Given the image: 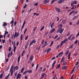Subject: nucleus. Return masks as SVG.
<instances>
[{
  "instance_id": "f257e3e1",
  "label": "nucleus",
  "mask_w": 79,
  "mask_h": 79,
  "mask_svg": "<svg viewBox=\"0 0 79 79\" xmlns=\"http://www.w3.org/2000/svg\"><path fill=\"white\" fill-rule=\"evenodd\" d=\"M19 32H18L17 33L16 32H15L14 36V38H16V37H18L19 36Z\"/></svg>"
},
{
  "instance_id": "f03ea898",
  "label": "nucleus",
  "mask_w": 79,
  "mask_h": 79,
  "mask_svg": "<svg viewBox=\"0 0 79 79\" xmlns=\"http://www.w3.org/2000/svg\"><path fill=\"white\" fill-rule=\"evenodd\" d=\"M63 28L62 27H60L59 28V29H60L59 30V33L60 34H62L63 33V32L64 31V29H62Z\"/></svg>"
},
{
  "instance_id": "7ed1b4c3",
  "label": "nucleus",
  "mask_w": 79,
  "mask_h": 79,
  "mask_svg": "<svg viewBox=\"0 0 79 79\" xmlns=\"http://www.w3.org/2000/svg\"><path fill=\"white\" fill-rule=\"evenodd\" d=\"M26 20H24V22L23 23V24L22 26L21 27V31H23V28H24V26L26 24Z\"/></svg>"
},
{
  "instance_id": "20e7f679",
  "label": "nucleus",
  "mask_w": 79,
  "mask_h": 79,
  "mask_svg": "<svg viewBox=\"0 0 79 79\" xmlns=\"http://www.w3.org/2000/svg\"><path fill=\"white\" fill-rule=\"evenodd\" d=\"M45 76V77H47V74L45 73H43L41 75L42 78H44V76Z\"/></svg>"
},
{
  "instance_id": "39448f33",
  "label": "nucleus",
  "mask_w": 79,
  "mask_h": 79,
  "mask_svg": "<svg viewBox=\"0 0 79 79\" xmlns=\"http://www.w3.org/2000/svg\"><path fill=\"white\" fill-rule=\"evenodd\" d=\"M21 74H20V73H19L17 76V79H20L21 78Z\"/></svg>"
},
{
  "instance_id": "423d86ee",
  "label": "nucleus",
  "mask_w": 79,
  "mask_h": 79,
  "mask_svg": "<svg viewBox=\"0 0 79 79\" xmlns=\"http://www.w3.org/2000/svg\"><path fill=\"white\" fill-rule=\"evenodd\" d=\"M47 41H46L44 43V44L42 46V48H44V47H45V46H47Z\"/></svg>"
},
{
  "instance_id": "0eeeda50",
  "label": "nucleus",
  "mask_w": 79,
  "mask_h": 79,
  "mask_svg": "<svg viewBox=\"0 0 79 79\" xmlns=\"http://www.w3.org/2000/svg\"><path fill=\"white\" fill-rule=\"evenodd\" d=\"M55 9L56 11L58 12V13H60V12H61V10H60V9L56 7H55Z\"/></svg>"
},
{
  "instance_id": "6e6552de",
  "label": "nucleus",
  "mask_w": 79,
  "mask_h": 79,
  "mask_svg": "<svg viewBox=\"0 0 79 79\" xmlns=\"http://www.w3.org/2000/svg\"><path fill=\"white\" fill-rule=\"evenodd\" d=\"M14 67V65H12L11 66V69H10V72H13V69Z\"/></svg>"
},
{
  "instance_id": "1a4fd4ad",
  "label": "nucleus",
  "mask_w": 79,
  "mask_h": 79,
  "mask_svg": "<svg viewBox=\"0 0 79 79\" xmlns=\"http://www.w3.org/2000/svg\"><path fill=\"white\" fill-rule=\"evenodd\" d=\"M64 2V0H60L58 1V2L59 3L61 4V3H63Z\"/></svg>"
},
{
  "instance_id": "9d476101",
  "label": "nucleus",
  "mask_w": 79,
  "mask_h": 79,
  "mask_svg": "<svg viewBox=\"0 0 79 79\" xmlns=\"http://www.w3.org/2000/svg\"><path fill=\"white\" fill-rule=\"evenodd\" d=\"M66 68H67V66H64L63 67H62V70H64V69H66Z\"/></svg>"
},
{
  "instance_id": "9b49d317",
  "label": "nucleus",
  "mask_w": 79,
  "mask_h": 79,
  "mask_svg": "<svg viewBox=\"0 0 79 79\" xmlns=\"http://www.w3.org/2000/svg\"><path fill=\"white\" fill-rule=\"evenodd\" d=\"M20 59H21V56L20 55L18 57V63H19V62H20Z\"/></svg>"
},
{
  "instance_id": "f8f14e48",
  "label": "nucleus",
  "mask_w": 79,
  "mask_h": 79,
  "mask_svg": "<svg viewBox=\"0 0 79 79\" xmlns=\"http://www.w3.org/2000/svg\"><path fill=\"white\" fill-rule=\"evenodd\" d=\"M64 57H63L61 58V60L60 63H63V62H64Z\"/></svg>"
},
{
  "instance_id": "ddd939ff",
  "label": "nucleus",
  "mask_w": 79,
  "mask_h": 79,
  "mask_svg": "<svg viewBox=\"0 0 79 79\" xmlns=\"http://www.w3.org/2000/svg\"><path fill=\"white\" fill-rule=\"evenodd\" d=\"M7 26V23L5 22L3 23V24L2 25V27H3L4 26Z\"/></svg>"
},
{
  "instance_id": "4468645a",
  "label": "nucleus",
  "mask_w": 79,
  "mask_h": 79,
  "mask_svg": "<svg viewBox=\"0 0 79 79\" xmlns=\"http://www.w3.org/2000/svg\"><path fill=\"white\" fill-rule=\"evenodd\" d=\"M77 18H78V15H76L74 17L73 19V20H74V19H76Z\"/></svg>"
},
{
  "instance_id": "2eb2a0df",
  "label": "nucleus",
  "mask_w": 79,
  "mask_h": 79,
  "mask_svg": "<svg viewBox=\"0 0 79 79\" xmlns=\"http://www.w3.org/2000/svg\"><path fill=\"white\" fill-rule=\"evenodd\" d=\"M51 51V48H49L48 50H47V53L48 54V53H49V52Z\"/></svg>"
},
{
  "instance_id": "dca6fc26",
  "label": "nucleus",
  "mask_w": 79,
  "mask_h": 79,
  "mask_svg": "<svg viewBox=\"0 0 79 79\" xmlns=\"http://www.w3.org/2000/svg\"><path fill=\"white\" fill-rule=\"evenodd\" d=\"M3 73H1L0 75V78L1 79H2V78L3 77V73H4V72H3Z\"/></svg>"
},
{
  "instance_id": "f3484780",
  "label": "nucleus",
  "mask_w": 79,
  "mask_h": 79,
  "mask_svg": "<svg viewBox=\"0 0 79 79\" xmlns=\"http://www.w3.org/2000/svg\"><path fill=\"white\" fill-rule=\"evenodd\" d=\"M33 56L32 55H31V56H30V61H32V60H33Z\"/></svg>"
},
{
  "instance_id": "a211bd4d",
  "label": "nucleus",
  "mask_w": 79,
  "mask_h": 79,
  "mask_svg": "<svg viewBox=\"0 0 79 79\" xmlns=\"http://www.w3.org/2000/svg\"><path fill=\"white\" fill-rule=\"evenodd\" d=\"M63 44L64 43H63V41H62L60 44V47H61L62 46H63Z\"/></svg>"
},
{
  "instance_id": "6ab92c4d",
  "label": "nucleus",
  "mask_w": 79,
  "mask_h": 79,
  "mask_svg": "<svg viewBox=\"0 0 79 79\" xmlns=\"http://www.w3.org/2000/svg\"><path fill=\"white\" fill-rule=\"evenodd\" d=\"M70 56H71V52L69 53V55H68V59L69 60L70 58Z\"/></svg>"
},
{
  "instance_id": "aec40b11",
  "label": "nucleus",
  "mask_w": 79,
  "mask_h": 79,
  "mask_svg": "<svg viewBox=\"0 0 79 79\" xmlns=\"http://www.w3.org/2000/svg\"><path fill=\"white\" fill-rule=\"evenodd\" d=\"M55 31V28H53L52 30L51 31H50V33H52V32H53L54 31Z\"/></svg>"
},
{
  "instance_id": "412c9836",
  "label": "nucleus",
  "mask_w": 79,
  "mask_h": 79,
  "mask_svg": "<svg viewBox=\"0 0 79 79\" xmlns=\"http://www.w3.org/2000/svg\"><path fill=\"white\" fill-rule=\"evenodd\" d=\"M27 73V70L25 71L23 73V74L24 75H26Z\"/></svg>"
},
{
  "instance_id": "4be33fe9",
  "label": "nucleus",
  "mask_w": 79,
  "mask_h": 79,
  "mask_svg": "<svg viewBox=\"0 0 79 79\" xmlns=\"http://www.w3.org/2000/svg\"><path fill=\"white\" fill-rule=\"evenodd\" d=\"M56 64V61H54L52 65V67H53L54 66V65Z\"/></svg>"
},
{
  "instance_id": "5701e85b",
  "label": "nucleus",
  "mask_w": 79,
  "mask_h": 79,
  "mask_svg": "<svg viewBox=\"0 0 79 79\" xmlns=\"http://www.w3.org/2000/svg\"><path fill=\"white\" fill-rule=\"evenodd\" d=\"M74 12H75V10H73V11H72V12H70L69 14V15H72V14H73V13H74Z\"/></svg>"
},
{
  "instance_id": "b1692460",
  "label": "nucleus",
  "mask_w": 79,
  "mask_h": 79,
  "mask_svg": "<svg viewBox=\"0 0 79 79\" xmlns=\"http://www.w3.org/2000/svg\"><path fill=\"white\" fill-rule=\"evenodd\" d=\"M73 4H74L75 5H76L77 3V1H75L73 2Z\"/></svg>"
},
{
  "instance_id": "393cba45",
  "label": "nucleus",
  "mask_w": 79,
  "mask_h": 79,
  "mask_svg": "<svg viewBox=\"0 0 79 79\" xmlns=\"http://www.w3.org/2000/svg\"><path fill=\"white\" fill-rule=\"evenodd\" d=\"M63 52H61L59 54V57H60V56H61V55H63Z\"/></svg>"
},
{
  "instance_id": "a878e982",
  "label": "nucleus",
  "mask_w": 79,
  "mask_h": 79,
  "mask_svg": "<svg viewBox=\"0 0 79 79\" xmlns=\"http://www.w3.org/2000/svg\"><path fill=\"white\" fill-rule=\"evenodd\" d=\"M68 40V39H66L65 40H64V41H62V42L64 43V44L66 41Z\"/></svg>"
},
{
  "instance_id": "bb28decb",
  "label": "nucleus",
  "mask_w": 79,
  "mask_h": 79,
  "mask_svg": "<svg viewBox=\"0 0 79 79\" xmlns=\"http://www.w3.org/2000/svg\"><path fill=\"white\" fill-rule=\"evenodd\" d=\"M27 73H32V70H27Z\"/></svg>"
},
{
  "instance_id": "cd10ccee",
  "label": "nucleus",
  "mask_w": 79,
  "mask_h": 79,
  "mask_svg": "<svg viewBox=\"0 0 79 79\" xmlns=\"http://www.w3.org/2000/svg\"><path fill=\"white\" fill-rule=\"evenodd\" d=\"M74 46V45L73 44H72L71 46H70L69 48H71L72 49L73 48V47Z\"/></svg>"
},
{
  "instance_id": "c85d7f7f",
  "label": "nucleus",
  "mask_w": 79,
  "mask_h": 79,
  "mask_svg": "<svg viewBox=\"0 0 79 79\" xmlns=\"http://www.w3.org/2000/svg\"><path fill=\"white\" fill-rule=\"evenodd\" d=\"M73 35H70L68 38V39L69 40H70L71 39V36H73Z\"/></svg>"
},
{
  "instance_id": "c756f323",
  "label": "nucleus",
  "mask_w": 79,
  "mask_h": 79,
  "mask_svg": "<svg viewBox=\"0 0 79 79\" xmlns=\"http://www.w3.org/2000/svg\"><path fill=\"white\" fill-rule=\"evenodd\" d=\"M24 68L23 67V68H22V69H21V73H23V71H24Z\"/></svg>"
},
{
  "instance_id": "7c9ffc66",
  "label": "nucleus",
  "mask_w": 79,
  "mask_h": 79,
  "mask_svg": "<svg viewBox=\"0 0 79 79\" xmlns=\"http://www.w3.org/2000/svg\"><path fill=\"white\" fill-rule=\"evenodd\" d=\"M44 27H45L44 26H43V27H42L40 29V31H42V30L44 29Z\"/></svg>"
},
{
  "instance_id": "2f4dec72",
  "label": "nucleus",
  "mask_w": 79,
  "mask_h": 79,
  "mask_svg": "<svg viewBox=\"0 0 79 79\" xmlns=\"http://www.w3.org/2000/svg\"><path fill=\"white\" fill-rule=\"evenodd\" d=\"M38 68H39V64H37V65H36V68L35 71H37V69Z\"/></svg>"
},
{
  "instance_id": "473e14b6",
  "label": "nucleus",
  "mask_w": 79,
  "mask_h": 79,
  "mask_svg": "<svg viewBox=\"0 0 79 79\" xmlns=\"http://www.w3.org/2000/svg\"><path fill=\"white\" fill-rule=\"evenodd\" d=\"M60 64H58V65H57V67H56L57 69H58V68H60Z\"/></svg>"
},
{
  "instance_id": "72a5a7b5",
  "label": "nucleus",
  "mask_w": 79,
  "mask_h": 79,
  "mask_svg": "<svg viewBox=\"0 0 79 79\" xmlns=\"http://www.w3.org/2000/svg\"><path fill=\"white\" fill-rule=\"evenodd\" d=\"M28 37H29V36L28 35H27L26 36V37H25V39L26 40H27V39H28Z\"/></svg>"
},
{
  "instance_id": "f704fd0d",
  "label": "nucleus",
  "mask_w": 79,
  "mask_h": 79,
  "mask_svg": "<svg viewBox=\"0 0 79 79\" xmlns=\"http://www.w3.org/2000/svg\"><path fill=\"white\" fill-rule=\"evenodd\" d=\"M11 50V47H10L9 48V49H8L9 52H10Z\"/></svg>"
},
{
  "instance_id": "c9c22d12",
  "label": "nucleus",
  "mask_w": 79,
  "mask_h": 79,
  "mask_svg": "<svg viewBox=\"0 0 79 79\" xmlns=\"http://www.w3.org/2000/svg\"><path fill=\"white\" fill-rule=\"evenodd\" d=\"M36 49L37 50H39L40 49V46L37 47Z\"/></svg>"
},
{
  "instance_id": "e433bc0d",
  "label": "nucleus",
  "mask_w": 79,
  "mask_h": 79,
  "mask_svg": "<svg viewBox=\"0 0 79 79\" xmlns=\"http://www.w3.org/2000/svg\"><path fill=\"white\" fill-rule=\"evenodd\" d=\"M49 39H52L53 37V36H52V35H49Z\"/></svg>"
},
{
  "instance_id": "4c0bfd02",
  "label": "nucleus",
  "mask_w": 79,
  "mask_h": 79,
  "mask_svg": "<svg viewBox=\"0 0 79 79\" xmlns=\"http://www.w3.org/2000/svg\"><path fill=\"white\" fill-rule=\"evenodd\" d=\"M15 70H18V66H16L15 67Z\"/></svg>"
},
{
  "instance_id": "58836bf2",
  "label": "nucleus",
  "mask_w": 79,
  "mask_h": 79,
  "mask_svg": "<svg viewBox=\"0 0 79 79\" xmlns=\"http://www.w3.org/2000/svg\"><path fill=\"white\" fill-rule=\"evenodd\" d=\"M69 50H68L65 53V55H67L68 54V53H69Z\"/></svg>"
},
{
  "instance_id": "ea45409f",
  "label": "nucleus",
  "mask_w": 79,
  "mask_h": 79,
  "mask_svg": "<svg viewBox=\"0 0 79 79\" xmlns=\"http://www.w3.org/2000/svg\"><path fill=\"white\" fill-rule=\"evenodd\" d=\"M32 42L33 43V44L35 43V42H36V41H35V40H33Z\"/></svg>"
},
{
  "instance_id": "a19ab883",
  "label": "nucleus",
  "mask_w": 79,
  "mask_h": 79,
  "mask_svg": "<svg viewBox=\"0 0 79 79\" xmlns=\"http://www.w3.org/2000/svg\"><path fill=\"white\" fill-rule=\"evenodd\" d=\"M77 42H78V41H77V40H76L74 42L75 44L77 45Z\"/></svg>"
},
{
  "instance_id": "79ce46f5",
  "label": "nucleus",
  "mask_w": 79,
  "mask_h": 79,
  "mask_svg": "<svg viewBox=\"0 0 79 79\" xmlns=\"http://www.w3.org/2000/svg\"><path fill=\"white\" fill-rule=\"evenodd\" d=\"M13 47L14 48L16 47V46H15V41H14V42Z\"/></svg>"
},
{
  "instance_id": "37998d69",
  "label": "nucleus",
  "mask_w": 79,
  "mask_h": 79,
  "mask_svg": "<svg viewBox=\"0 0 79 79\" xmlns=\"http://www.w3.org/2000/svg\"><path fill=\"white\" fill-rule=\"evenodd\" d=\"M66 63H67L65 62V61L63 63V65H64V66H65V65H66Z\"/></svg>"
},
{
  "instance_id": "c03bdc74",
  "label": "nucleus",
  "mask_w": 79,
  "mask_h": 79,
  "mask_svg": "<svg viewBox=\"0 0 79 79\" xmlns=\"http://www.w3.org/2000/svg\"><path fill=\"white\" fill-rule=\"evenodd\" d=\"M55 0H52L51 2V4H53V3L55 2Z\"/></svg>"
},
{
  "instance_id": "a18cd8bd",
  "label": "nucleus",
  "mask_w": 79,
  "mask_h": 79,
  "mask_svg": "<svg viewBox=\"0 0 79 79\" xmlns=\"http://www.w3.org/2000/svg\"><path fill=\"white\" fill-rule=\"evenodd\" d=\"M53 26H54V23H52V25H51V28L53 27Z\"/></svg>"
},
{
  "instance_id": "49530a36",
  "label": "nucleus",
  "mask_w": 79,
  "mask_h": 79,
  "mask_svg": "<svg viewBox=\"0 0 79 79\" xmlns=\"http://www.w3.org/2000/svg\"><path fill=\"white\" fill-rule=\"evenodd\" d=\"M14 23V20H12L10 22V24H13V23Z\"/></svg>"
},
{
  "instance_id": "de8ad7c7",
  "label": "nucleus",
  "mask_w": 79,
  "mask_h": 79,
  "mask_svg": "<svg viewBox=\"0 0 79 79\" xmlns=\"http://www.w3.org/2000/svg\"><path fill=\"white\" fill-rule=\"evenodd\" d=\"M20 39V40H22V39H23V34H22L21 35Z\"/></svg>"
},
{
  "instance_id": "09e8293b",
  "label": "nucleus",
  "mask_w": 79,
  "mask_h": 79,
  "mask_svg": "<svg viewBox=\"0 0 79 79\" xmlns=\"http://www.w3.org/2000/svg\"><path fill=\"white\" fill-rule=\"evenodd\" d=\"M75 39V37H74V36H73V37L72 38L70 39V40L71 41H72V40H73V39Z\"/></svg>"
},
{
  "instance_id": "8fccbe9b",
  "label": "nucleus",
  "mask_w": 79,
  "mask_h": 79,
  "mask_svg": "<svg viewBox=\"0 0 79 79\" xmlns=\"http://www.w3.org/2000/svg\"><path fill=\"white\" fill-rule=\"evenodd\" d=\"M10 52H8V58H10Z\"/></svg>"
},
{
  "instance_id": "3c124183",
  "label": "nucleus",
  "mask_w": 79,
  "mask_h": 79,
  "mask_svg": "<svg viewBox=\"0 0 79 79\" xmlns=\"http://www.w3.org/2000/svg\"><path fill=\"white\" fill-rule=\"evenodd\" d=\"M26 7H27V4H26L23 7V8H24V9H25V8H26Z\"/></svg>"
},
{
  "instance_id": "603ef678",
  "label": "nucleus",
  "mask_w": 79,
  "mask_h": 79,
  "mask_svg": "<svg viewBox=\"0 0 79 79\" xmlns=\"http://www.w3.org/2000/svg\"><path fill=\"white\" fill-rule=\"evenodd\" d=\"M5 34L6 35V34H8V31H5Z\"/></svg>"
},
{
  "instance_id": "864d4df0",
  "label": "nucleus",
  "mask_w": 79,
  "mask_h": 79,
  "mask_svg": "<svg viewBox=\"0 0 79 79\" xmlns=\"http://www.w3.org/2000/svg\"><path fill=\"white\" fill-rule=\"evenodd\" d=\"M58 26L59 27H61L63 26V25H62L61 24H60Z\"/></svg>"
},
{
  "instance_id": "5fc2aeb1",
  "label": "nucleus",
  "mask_w": 79,
  "mask_h": 79,
  "mask_svg": "<svg viewBox=\"0 0 79 79\" xmlns=\"http://www.w3.org/2000/svg\"><path fill=\"white\" fill-rule=\"evenodd\" d=\"M74 74H73V75H72V76H71V79H73V77H74Z\"/></svg>"
},
{
  "instance_id": "6e6d98bb",
  "label": "nucleus",
  "mask_w": 79,
  "mask_h": 79,
  "mask_svg": "<svg viewBox=\"0 0 79 79\" xmlns=\"http://www.w3.org/2000/svg\"><path fill=\"white\" fill-rule=\"evenodd\" d=\"M74 69H73L71 71V74H73V73H74Z\"/></svg>"
},
{
  "instance_id": "4d7b16f0",
  "label": "nucleus",
  "mask_w": 79,
  "mask_h": 79,
  "mask_svg": "<svg viewBox=\"0 0 79 79\" xmlns=\"http://www.w3.org/2000/svg\"><path fill=\"white\" fill-rule=\"evenodd\" d=\"M60 47V45H58L56 48V49H58Z\"/></svg>"
},
{
  "instance_id": "13d9d810",
  "label": "nucleus",
  "mask_w": 79,
  "mask_h": 79,
  "mask_svg": "<svg viewBox=\"0 0 79 79\" xmlns=\"http://www.w3.org/2000/svg\"><path fill=\"white\" fill-rule=\"evenodd\" d=\"M2 42L3 44H4L5 42V40H2Z\"/></svg>"
},
{
  "instance_id": "bf43d9fd",
  "label": "nucleus",
  "mask_w": 79,
  "mask_h": 79,
  "mask_svg": "<svg viewBox=\"0 0 79 79\" xmlns=\"http://www.w3.org/2000/svg\"><path fill=\"white\" fill-rule=\"evenodd\" d=\"M44 40H43L41 43V44L43 45V44H44Z\"/></svg>"
},
{
  "instance_id": "052dcab7",
  "label": "nucleus",
  "mask_w": 79,
  "mask_h": 79,
  "mask_svg": "<svg viewBox=\"0 0 79 79\" xmlns=\"http://www.w3.org/2000/svg\"><path fill=\"white\" fill-rule=\"evenodd\" d=\"M35 6H37L38 5V3H36L34 4Z\"/></svg>"
},
{
  "instance_id": "680f3d73",
  "label": "nucleus",
  "mask_w": 79,
  "mask_h": 79,
  "mask_svg": "<svg viewBox=\"0 0 79 79\" xmlns=\"http://www.w3.org/2000/svg\"><path fill=\"white\" fill-rule=\"evenodd\" d=\"M33 44V43L31 41V43H30L29 47H31V45H32V44Z\"/></svg>"
},
{
  "instance_id": "e2e57ef3",
  "label": "nucleus",
  "mask_w": 79,
  "mask_h": 79,
  "mask_svg": "<svg viewBox=\"0 0 79 79\" xmlns=\"http://www.w3.org/2000/svg\"><path fill=\"white\" fill-rule=\"evenodd\" d=\"M10 55V56H12V55H13V51H11Z\"/></svg>"
},
{
  "instance_id": "0e129e2a",
  "label": "nucleus",
  "mask_w": 79,
  "mask_h": 79,
  "mask_svg": "<svg viewBox=\"0 0 79 79\" xmlns=\"http://www.w3.org/2000/svg\"><path fill=\"white\" fill-rule=\"evenodd\" d=\"M71 6H75V5H74V4H73V3H71Z\"/></svg>"
},
{
  "instance_id": "69168bd1",
  "label": "nucleus",
  "mask_w": 79,
  "mask_h": 79,
  "mask_svg": "<svg viewBox=\"0 0 79 79\" xmlns=\"http://www.w3.org/2000/svg\"><path fill=\"white\" fill-rule=\"evenodd\" d=\"M74 13H75V14H77V13H78V11H75L74 12Z\"/></svg>"
},
{
  "instance_id": "338daca9",
  "label": "nucleus",
  "mask_w": 79,
  "mask_h": 79,
  "mask_svg": "<svg viewBox=\"0 0 79 79\" xmlns=\"http://www.w3.org/2000/svg\"><path fill=\"white\" fill-rule=\"evenodd\" d=\"M78 64H79V62H77L76 63V66H77Z\"/></svg>"
},
{
  "instance_id": "774afa93",
  "label": "nucleus",
  "mask_w": 79,
  "mask_h": 79,
  "mask_svg": "<svg viewBox=\"0 0 79 79\" xmlns=\"http://www.w3.org/2000/svg\"><path fill=\"white\" fill-rule=\"evenodd\" d=\"M58 37V36L57 35H56L55 36V39H56V38H57V37Z\"/></svg>"
}]
</instances>
